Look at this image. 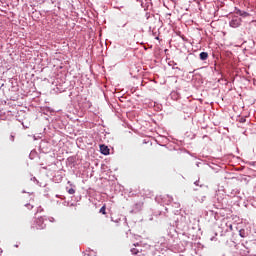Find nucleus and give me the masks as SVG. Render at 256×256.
<instances>
[{
	"mask_svg": "<svg viewBox=\"0 0 256 256\" xmlns=\"http://www.w3.org/2000/svg\"><path fill=\"white\" fill-rule=\"evenodd\" d=\"M237 15H240V17H249V13L246 11L237 10Z\"/></svg>",
	"mask_w": 256,
	"mask_h": 256,
	"instance_id": "39448f33",
	"label": "nucleus"
},
{
	"mask_svg": "<svg viewBox=\"0 0 256 256\" xmlns=\"http://www.w3.org/2000/svg\"><path fill=\"white\" fill-rule=\"evenodd\" d=\"M241 26V18L239 17H234L231 21H230V27H232L233 29H237V27Z\"/></svg>",
	"mask_w": 256,
	"mask_h": 256,
	"instance_id": "f03ea898",
	"label": "nucleus"
},
{
	"mask_svg": "<svg viewBox=\"0 0 256 256\" xmlns=\"http://www.w3.org/2000/svg\"><path fill=\"white\" fill-rule=\"evenodd\" d=\"M200 59H201V61H207V59H209V53L201 52L200 53Z\"/></svg>",
	"mask_w": 256,
	"mask_h": 256,
	"instance_id": "20e7f679",
	"label": "nucleus"
},
{
	"mask_svg": "<svg viewBox=\"0 0 256 256\" xmlns=\"http://www.w3.org/2000/svg\"><path fill=\"white\" fill-rule=\"evenodd\" d=\"M99 213H102V215H107V205H103L99 211Z\"/></svg>",
	"mask_w": 256,
	"mask_h": 256,
	"instance_id": "423d86ee",
	"label": "nucleus"
},
{
	"mask_svg": "<svg viewBox=\"0 0 256 256\" xmlns=\"http://www.w3.org/2000/svg\"><path fill=\"white\" fill-rule=\"evenodd\" d=\"M100 152L102 155H109V147H107L105 144L100 145Z\"/></svg>",
	"mask_w": 256,
	"mask_h": 256,
	"instance_id": "7ed1b4c3",
	"label": "nucleus"
},
{
	"mask_svg": "<svg viewBox=\"0 0 256 256\" xmlns=\"http://www.w3.org/2000/svg\"><path fill=\"white\" fill-rule=\"evenodd\" d=\"M0 253H3V250L0 249Z\"/></svg>",
	"mask_w": 256,
	"mask_h": 256,
	"instance_id": "9d476101",
	"label": "nucleus"
},
{
	"mask_svg": "<svg viewBox=\"0 0 256 256\" xmlns=\"http://www.w3.org/2000/svg\"><path fill=\"white\" fill-rule=\"evenodd\" d=\"M68 193H69V195H75V189L70 188V189L68 190Z\"/></svg>",
	"mask_w": 256,
	"mask_h": 256,
	"instance_id": "0eeeda50",
	"label": "nucleus"
},
{
	"mask_svg": "<svg viewBox=\"0 0 256 256\" xmlns=\"http://www.w3.org/2000/svg\"><path fill=\"white\" fill-rule=\"evenodd\" d=\"M241 123H245V119H241Z\"/></svg>",
	"mask_w": 256,
	"mask_h": 256,
	"instance_id": "1a4fd4ad",
	"label": "nucleus"
},
{
	"mask_svg": "<svg viewBox=\"0 0 256 256\" xmlns=\"http://www.w3.org/2000/svg\"><path fill=\"white\" fill-rule=\"evenodd\" d=\"M45 227H47V225H45V220L43 219V217H40L36 220L35 226H32V229H37L38 231H41L45 229Z\"/></svg>",
	"mask_w": 256,
	"mask_h": 256,
	"instance_id": "f257e3e1",
	"label": "nucleus"
},
{
	"mask_svg": "<svg viewBox=\"0 0 256 256\" xmlns=\"http://www.w3.org/2000/svg\"><path fill=\"white\" fill-rule=\"evenodd\" d=\"M26 207H28V209H33V205L31 204H27Z\"/></svg>",
	"mask_w": 256,
	"mask_h": 256,
	"instance_id": "6e6552de",
	"label": "nucleus"
}]
</instances>
